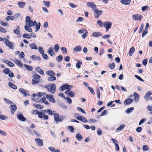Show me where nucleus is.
Masks as SVG:
<instances>
[{
  "label": "nucleus",
  "mask_w": 152,
  "mask_h": 152,
  "mask_svg": "<svg viewBox=\"0 0 152 152\" xmlns=\"http://www.w3.org/2000/svg\"><path fill=\"white\" fill-rule=\"evenodd\" d=\"M54 119L56 124H57L58 122L62 121L65 118V117L63 115L59 116L58 114L56 113H54Z\"/></svg>",
  "instance_id": "obj_1"
},
{
  "label": "nucleus",
  "mask_w": 152,
  "mask_h": 152,
  "mask_svg": "<svg viewBox=\"0 0 152 152\" xmlns=\"http://www.w3.org/2000/svg\"><path fill=\"white\" fill-rule=\"evenodd\" d=\"M4 43L10 49L14 48V45L13 43L11 42H9L7 38H5Z\"/></svg>",
  "instance_id": "obj_2"
},
{
  "label": "nucleus",
  "mask_w": 152,
  "mask_h": 152,
  "mask_svg": "<svg viewBox=\"0 0 152 152\" xmlns=\"http://www.w3.org/2000/svg\"><path fill=\"white\" fill-rule=\"evenodd\" d=\"M25 23L26 24L24 26V29H25L29 32H31L32 31V29L31 28V27H32V26H30L29 24V22L27 20H26L25 21Z\"/></svg>",
  "instance_id": "obj_3"
},
{
  "label": "nucleus",
  "mask_w": 152,
  "mask_h": 152,
  "mask_svg": "<svg viewBox=\"0 0 152 152\" xmlns=\"http://www.w3.org/2000/svg\"><path fill=\"white\" fill-rule=\"evenodd\" d=\"M40 76L38 75H34L33 76V78L32 80V83L34 84L38 83L39 82V79L40 78Z\"/></svg>",
  "instance_id": "obj_4"
},
{
  "label": "nucleus",
  "mask_w": 152,
  "mask_h": 152,
  "mask_svg": "<svg viewBox=\"0 0 152 152\" xmlns=\"http://www.w3.org/2000/svg\"><path fill=\"white\" fill-rule=\"evenodd\" d=\"M94 11V17L96 18H98L99 16L101 15L103 13V11L102 10H99L97 8L95 9Z\"/></svg>",
  "instance_id": "obj_5"
},
{
  "label": "nucleus",
  "mask_w": 152,
  "mask_h": 152,
  "mask_svg": "<svg viewBox=\"0 0 152 152\" xmlns=\"http://www.w3.org/2000/svg\"><path fill=\"white\" fill-rule=\"evenodd\" d=\"M87 6L91 8L93 10L97 8L95 4L93 2H89L86 3Z\"/></svg>",
  "instance_id": "obj_6"
},
{
  "label": "nucleus",
  "mask_w": 152,
  "mask_h": 152,
  "mask_svg": "<svg viewBox=\"0 0 152 152\" xmlns=\"http://www.w3.org/2000/svg\"><path fill=\"white\" fill-rule=\"evenodd\" d=\"M112 23L111 22H105L103 23V26L106 29V31H108L111 26Z\"/></svg>",
  "instance_id": "obj_7"
},
{
  "label": "nucleus",
  "mask_w": 152,
  "mask_h": 152,
  "mask_svg": "<svg viewBox=\"0 0 152 152\" xmlns=\"http://www.w3.org/2000/svg\"><path fill=\"white\" fill-rule=\"evenodd\" d=\"M26 20H27L29 22V24L30 26H33L37 24L36 21L34 20L33 22L32 20H31L29 16H27L26 17Z\"/></svg>",
  "instance_id": "obj_8"
},
{
  "label": "nucleus",
  "mask_w": 152,
  "mask_h": 152,
  "mask_svg": "<svg viewBox=\"0 0 152 152\" xmlns=\"http://www.w3.org/2000/svg\"><path fill=\"white\" fill-rule=\"evenodd\" d=\"M133 18L136 20H141L142 18V15L140 14H134L132 16Z\"/></svg>",
  "instance_id": "obj_9"
},
{
  "label": "nucleus",
  "mask_w": 152,
  "mask_h": 152,
  "mask_svg": "<svg viewBox=\"0 0 152 152\" xmlns=\"http://www.w3.org/2000/svg\"><path fill=\"white\" fill-rule=\"evenodd\" d=\"M50 91L52 94L54 93L56 91V86L54 84H51L50 85Z\"/></svg>",
  "instance_id": "obj_10"
},
{
  "label": "nucleus",
  "mask_w": 152,
  "mask_h": 152,
  "mask_svg": "<svg viewBox=\"0 0 152 152\" xmlns=\"http://www.w3.org/2000/svg\"><path fill=\"white\" fill-rule=\"evenodd\" d=\"M46 96L47 98L49 99V100L50 102L52 103H55V101L54 99L53 96L50 94L46 95Z\"/></svg>",
  "instance_id": "obj_11"
},
{
  "label": "nucleus",
  "mask_w": 152,
  "mask_h": 152,
  "mask_svg": "<svg viewBox=\"0 0 152 152\" xmlns=\"http://www.w3.org/2000/svg\"><path fill=\"white\" fill-rule=\"evenodd\" d=\"M19 91L22 94H24L25 97L26 96H30V94L28 93V92L24 89L22 88H20L19 89Z\"/></svg>",
  "instance_id": "obj_12"
},
{
  "label": "nucleus",
  "mask_w": 152,
  "mask_h": 152,
  "mask_svg": "<svg viewBox=\"0 0 152 152\" xmlns=\"http://www.w3.org/2000/svg\"><path fill=\"white\" fill-rule=\"evenodd\" d=\"M102 36V34L101 32L97 31L93 32L91 36L93 37H97Z\"/></svg>",
  "instance_id": "obj_13"
},
{
  "label": "nucleus",
  "mask_w": 152,
  "mask_h": 152,
  "mask_svg": "<svg viewBox=\"0 0 152 152\" xmlns=\"http://www.w3.org/2000/svg\"><path fill=\"white\" fill-rule=\"evenodd\" d=\"M11 109V112L12 115H13L17 109V107L15 105H11L10 107Z\"/></svg>",
  "instance_id": "obj_14"
},
{
  "label": "nucleus",
  "mask_w": 152,
  "mask_h": 152,
  "mask_svg": "<svg viewBox=\"0 0 152 152\" xmlns=\"http://www.w3.org/2000/svg\"><path fill=\"white\" fill-rule=\"evenodd\" d=\"M65 93L66 94H68L71 97H73L75 95L74 93L71 90H70L69 89L65 91Z\"/></svg>",
  "instance_id": "obj_15"
},
{
  "label": "nucleus",
  "mask_w": 152,
  "mask_h": 152,
  "mask_svg": "<svg viewBox=\"0 0 152 152\" xmlns=\"http://www.w3.org/2000/svg\"><path fill=\"white\" fill-rule=\"evenodd\" d=\"M17 117L18 119L20 121H26V118L21 114H18L17 115Z\"/></svg>",
  "instance_id": "obj_16"
},
{
  "label": "nucleus",
  "mask_w": 152,
  "mask_h": 152,
  "mask_svg": "<svg viewBox=\"0 0 152 152\" xmlns=\"http://www.w3.org/2000/svg\"><path fill=\"white\" fill-rule=\"evenodd\" d=\"M53 47H50L49 48V50L48 51V52L49 54L52 56H55L56 55L54 52L53 51Z\"/></svg>",
  "instance_id": "obj_17"
},
{
  "label": "nucleus",
  "mask_w": 152,
  "mask_h": 152,
  "mask_svg": "<svg viewBox=\"0 0 152 152\" xmlns=\"http://www.w3.org/2000/svg\"><path fill=\"white\" fill-rule=\"evenodd\" d=\"M133 99H126L124 102V104L125 105H127L131 104L133 101Z\"/></svg>",
  "instance_id": "obj_18"
},
{
  "label": "nucleus",
  "mask_w": 152,
  "mask_h": 152,
  "mask_svg": "<svg viewBox=\"0 0 152 152\" xmlns=\"http://www.w3.org/2000/svg\"><path fill=\"white\" fill-rule=\"evenodd\" d=\"M35 141L36 142L37 144L40 146H43V144L42 140L39 138H36L35 139Z\"/></svg>",
  "instance_id": "obj_19"
},
{
  "label": "nucleus",
  "mask_w": 152,
  "mask_h": 152,
  "mask_svg": "<svg viewBox=\"0 0 152 152\" xmlns=\"http://www.w3.org/2000/svg\"><path fill=\"white\" fill-rule=\"evenodd\" d=\"M134 96V100L136 102H137L139 101L140 96L136 92H134L133 94Z\"/></svg>",
  "instance_id": "obj_20"
},
{
  "label": "nucleus",
  "mask_w": 152,
  "mask_h": 152,
  "mask_svg": "<svg viewBox=\"0 0 152 152\" xmlns=\"http://www.w3.org/2000/svg\"><path fill=\"white\" fill-rule=\"evenodd\" d=\"M2 61L10 67H13L15 66L14 64L13 63L8 60L3 59Z\"/></svg>",
  "instance_id": "obj_21"
},
{
  "label": "nucleus",
  "mask_w": 152,
  "mask_h": 152,
  "mask_svg": "<svg viewBox=\"0 0 152 152\" xmlns=\"http://www.w3.org/2000/svg\"><path fill=\"white\" fill-rule=\"evenodd\" d=\"M14 63L19 66L23 68V65L20 62V61L17 59L14 60Z\"/></svg>",
  "instance_id": "obj_22"
},
{
  "label": "nucleus",
  "mask_w": 152,
  "mask_h": 152,
  "mask_svg": "<svg viewBox=\"0 0 152 152\" xmlns=\"http://www.w3.org/2000/svg\"><path fill=\"white\" fill-rule=\"evenodd\" d=\"M46 113L45 110H42L41 112H39L38 114V116L40 118H43L44 115Z\"/></svg>",
  "instance_id": "obj_23"
},
{
  "label": "nucleus",
  "mask_w": 152,
  "mask_h": 152,
  "mask_svg": "<svg viewBox=\"0 0 152 152\" xmlns=\"http://www.w3.org/2000/svg\"><path fill=\"white\" fill-rule=\"evenodd\" d=\"M131 2V0H121L120 1V2L121 4L126 5H129Z\"/></svg>",
  "instance_id": "obj_24"
},
{
  "label": "nucleus",
  "mask_w": 152,
  "mask_h": 152,
  "mask_svg": "<svg viewBox=\"0 0 152 152\" xmlns=\"http://www.w3.org/2000/svg\"><path fill=\"white\" fill-rule=\"evenodd\" d=\"M70 88V86L68 84H66L63 85L61 86V90L60 91H63L66 89H69Z\"/></svg>",
  "instance_id": "obj_25"
},
{
  "label": "nucleus",
  "mask_w": 152,
  "mask_h": 152,
  "mask_svg": "<svg viewBox=\"0 0 152 152\" xmlns=\"http://www.w3.org/2000/svg\"><path fill=\"white\" fill-rule=\"evenodd\" d=\"M152 94V93L151 91H148L144 97L146 101L148 100L150 96Z\"/></svg>",
  "instance_id": "obj_26"
},
{
  "label": "nucleus",
  "mask_w": 152,
  "mask_h": 152,
  "mask_svg": "<svg viewBox=\"0 0 152 152\" xmlns=\"http://www.w3.org/2000/svg\"><path fill=\"white\" fill-rule=\"evenodd\" d=\"M78 120L80 121L83 123H86L88 122L87 119L85 117L80 116L79 118H78Z\"/></svg>",
  "instance_id": "obj_27"
},
{
  "label": "nucleus",
  "mask_w": 152,
  "mask_h": 152,
  "mask_svg": "<svg viewBox=\"0 0 152 152\" xmlns=\"http://www.w3.org/2000/svg\"><path fill=\"white\" fill-rule=\"evenodd\" d=\"M82 49V47L80 46H78L75 47L73 49V51L75 52H80Z\"/></svg>",
  "instance_id": "obj_28"
},
{
  "label": "nucleus",
  "mask_w": 152,
  "mask_h": 152,
  "mask_svg": "<svg viewBox=\"0 0 152 152\" xmlns=\"http://www.w3.org/2000/svg\"><path fill=\"white\" fill-rule=\"evenodd\" d=\"M18 5L20 8H23L25 7L26 4L24 2L20 1L18 3Z\"/></svg>",
  "instance_id": "obj_29"
},
{
  "label": "nucleus",
  "mask_w": 152,
  "mask_h": 152,
  "mask_svg": "<svg viewBox=\"0 0 152 152\" xmlns=\"http://www.w3.org/2000/svg\"><path fill=\"white\" fill-rule=\"evenodd\" d=\"M35 70L41 75H43L44 74V71L39 67L35 68Z\"/></svg>",
  "instance_id": "obj_30"
},
{
  "label": "nucleus",
  "mask_w": 152,
  "mask_h": 152,
  "mask_svg": "<svg viewBox=\"0 0 152 152\" xmlns=\"http://www.w3.org/2000/svg\"><path fill=\"white\" fill-rule=\"evenodd\" d=\"M125 125L124 124H122L116 130V132H118L119 131L122 130L125 127Z\"/></svg>",
  "instance_id": "obj_31"
},
{
  "label": "nucleus",
  "mask_w": 152,
  "mask_h": 152,
  "mask_svg": "<svg viewBox=\"0 0 152 152\" xmlns=\"http://www.w3.org/2000/svg\"><path fill=\"white\" fill-rule=\"evenodd\" d=\"M46 74L50 76H55V74L52 70H48L46 72Z\"/></svg>",
  "instance_id": "obj_32"
},
{
  "label": "nucleus",
  "mask_w": 152,
  "mask_h": 152,
  "mask_svg": "<svg viewBox=\"0 0 152 152\" xmlns=\"http://www.w3.org/2000/svg\"><path fill=\"white\" fill-rule=\"evenodd\" d=\"M48 149L52 152H60L59 149H56L54 148L53 147L50 146L49 147Z\"/></svg>",
  "instance_id": "obj_33"
},
{
  "label": "nucleus",
  "mask_w": 152,
  "mask_h": 152,
  "mask_svg": "<svg viewBox=\"0 0 152 152\" xmlns=\"http://www.w3.org/2000/svg\"><path fill=\"white\" fill-rule=\"evenodd\" d=\"M29 47L32 49L37 50V48L35 43H32L29 45Z\"/></svg>",
  "instance_id": "obj_34"
},
{
  "label": "nucleus",
  "mask_w": 152,
  "mask_h": 152,
  "mask_svg": "<svg viewBox=\"0 0 152 152\" xmlns=\"http://www.w3.org/2000/svg\"><path fill=\"white\" fill-rule=\"evenodd\" d=\"M24 67L27 69V70L29 71H31L33 69V67L31 66L26 64H24Z\"/></svg>",
  "instance_id": "obj_35"
},
{
  "label": "nucleus",
  "mask_w": 152,
  "mask_h": 152,
  "mask_svg": "<svg viewBox=\"0 0 152 152\" xmlns=\"http://www.w3.org/2000/svg\"><path fill=\"white\" fill-rule=\"evenodd\" d=\"M135 50V49L134 47H132L130 49L129 52V55L130 56H132Z\"/></svg>",
  "instance_id": "obj_36"
},
{
  "label": "nucleus",
  "mask_w": 152,
  "mask_h": 152,
  "mask_svg": "<svg viewBox=\"0 0 152 152\" xmlns=\"http://www.w3.org/2000/svg\"><path fill=\"white\" fill-rule=\"evenodd\" d=\"M8 85L10 87L12 88L13 89H17V86L15 85L12 83L9 82L8 83Z\"/></svg>",
  "instance_id": "obj_37"
},
{
  "label": "nucleus",
  "mask_w": 152,
  "mask_h": 152,
  "mask_svg": "<svg viewBox=\"0 0 152 152\" xmlns=\"http://www.w3.org/2000/svg\"><path fill=\"white\" fill-rule=\"evenodd\" d=\"M33 105L35 107H36L38 109H42L43 107V106L41 104H33Z\"/></svg>",
  "instance_id": "obj_38"
},
{
  "label": "nucleus",
  "mask_w": 152,
  "mask_h": 152,
  "mask_svg": "<svg viewBox=\"0 0 152 152\" xmlns=\"http://www.w3.org/2000/svg\"><path fill=\"white\" fill-rule=\"evenodd\" d=\"M54 50L55 52H58L59 49V46L58 44H56L54 46Z\"/></svg>",
  "instance_id": "obj_39"
},
{
  "label": "nucleus",
  "mask_w": 152,
  "mask_h": 152,
  "mask_svg": "<svg viewBox=\"0 0 152 152\" xmlns=\"http://www.w3.org/2000/svg\"><path fill=\"white\" fill-rule=\"evenodd\" d=\"M82 62L80 61H78L76 63V67L77 69H79L80 67V65L82 64Z\"/></svg>",
  "instance_id": "obj_40"
},
{
  "label": "nucleus",
  "mask_w": 152,
  "mask_h": 152,
  "mask_svg": "<svg viewBox=\"0 0 152 152\" xmlns=\"http://www.w3.org/2000/svg\"><path fill=\"white\" fill-rule=\"evenodd\" d=\"M47 112L48 114L50 115H54V113H56L55 111H52L51 110L49 109L47 110Z\"/></svg>",
  "instance_id": "obj_41"
},
{
  "label": "nucleus",
  "mask_w": 152,
  "mask_h": 152,
  "mask_svg": "<svg viewBox=\"0 0 152 152\" xmlns=\"http://www.w3.org/2000/svg\"><path fill=\"white\" fill-rule=\"evenodd\" d=\"M22 37L24 38L27 39H30L31 38V36L29 34H24L23 35Z\"/></svg>",
  "instance_id": "obj_42"
},
{
  "label": "nucleus",
  "mask_w": 152,
  "mask_h": 152,
  "mask_svg": "<svg viewBox=\"0 0 152 152\" xmlns=\"http://www.w3.org/2000/svg\"><path fill=\"white\" fill-rule=\"evenodd\" d=\"M56 59L58 62H61L63 59V57L61 55L58 56L56 58Z\"/></svg>",
  "instance_id": "obj_43"
},
{
  "label": "nucleus",
  "mask_w": 152,
  "mask_h": 152,
  "mask_svg": "<svg viewBox=\"0 0 152 152\" xmlns=\"http://www.w3.org/2000/svg\"><path fill=\"white\" fill-rule=\"evenodd\" d=\"M76 138L79 141H80L83 138L82 136L79 134H77L76 135Z\"/></svg>",
  "instance_id": "obj_44"
},
{
  "label": "nucleus",
  "mask_w": 152,
  "mask_h": 152,
  "mask_svg": "<svg viewBox=\"0 0 152 152\" xmlns=\"http://www.w3.org/2000/svg\"><path fill=\"white\" fill-rule=\"evenodd\" d=\"M56 80V77L54 76H51L48 77V80L49 81H52L55 80Z\"/></svg>",
  "instance_id": "obj_45"
},
{
  "label": "nucleus",
  "mask_w": 152,
  "mask_h": 152,
  "mask_svg": "<svg viewBox=\"0 0 152 152\" xmlns=\"http://www.w3.org/2000/svg\"><path fill=\"white\" fill-rule=\"evenodd\" d=\"M134 109L133 107H132L127 109L126 111V112L127 113H131Z\"/></svg>",
  "instance_id": "obj_46"
},
{
  "label": "nucleus",
  "mask_w": 152,
  "mask_h": 152,
  "mask_svg": "<svg viewBox=\"0 0 152 152\" xmlns=\"http://www.w3.org/2000/svg\"><path fill=\"white\" fill-rule=\"evenodd\" d=\"M18 28H16L13 31V33L16 34H18L20 33V30L19 28V27L18 26Z\"/></svg>",
  "instance_id": "obj_47"
},
{
  "label": "nucleus",
  "mask_w": 152,
  "mask_h": 152,
  "mask_svg": "<svg viewBox=\"0 0 152 152\" xmlns=\"http://www.w3.org/2000/svg\"><path fill=\"white\" fill-rule=\"evenodd\" d=\"M85 30L86 31V32L81 36V37L83 39H85L88 35V31L86 29H85Z\"/></svg>",
  "instance_id": "obj_48"
},
{
  "label": "nucleus",
  "mask_w": 152,
  "mask_h": 152,
  "mask_svg": "<svg viewBox=\"0 0 152 152\" xmlns=\"http://www.w3.org/2000/svg\"><path fill=\"white\" fill-rule=\"evenodd\" d=\"M41 24L40 23H37L36 26V28L35 29V31H37L39 30L40 28Z\"/></svg>",
  "instance_id": "obj_49"
},
{
  "label": "nucleus",
  "mask_w": 152,
  "mask_h": 152,
  "mask_svg": "<svg viewBox=\"0 0 152 152\" xmlns=\"http://www.w3.org/2000/svg\"><path fill=\"white\" fill-rule=\"evenodd\" d=\"M43 3L45 6L47 7H49L50 6V1H43Z\"/></svg>",
  "instance_id": "obj_50"
},
{
  "label": "nucleus",
  "mask_w": 152,
  "mask_h": 152,
  "mask_svg": "<svg viewBox=\"0 0 152 152\" xmlns=\"http://www.w3.org/2000/svg\"><path fill=\"white\" fill-rule=\"evenodd\" d=\"M38 50L40 53L42 54L44 53V51L43 49V48L42 47L39 46L38 47Z\"/></svg>",
  "instance_id": "obj_51"
},
{
  "label": "nucleus",
  "mask_w": 152,
  "mask_h": 152,
  "mask_svg": "<svg viewBox=\"0 0 152 152\" xmlns=\"http://www.w3.org/2000/svg\"><path fill=\"white\" fill-rule=\"evenodd\" d=\"M148 33V31H147V29H144L142 32V37H143Z\"/></svg>",
  "instance_id": "obj_52"
},
{
  "label": "nucleus",
  "mask_w": 152,
  "mask_h": 152,
  "mask_svg": "<svg viewBox=\"0 0 152 152\" xmlns=\"http://www.w3.org/2000/svg\"><path fill=\"white\" fill-rule=\"evenodd\" d=\"M7 117L5 115H0V119L2 120H5L7 118Z\"/></svg>",
  "instance_id": "obj_53"
},
{
  "label": "nucleus",
  "mask_w": 152,
  "mask_h": 152,
  "mask_svg": "<svg viewBox=\"0 0 152 152\" xmlns=\"http://www.w3.org/2000/svg\"><path fill=\"white\" fill-rule=\"evenodd\" d=\"M4 100L6 102L7 104H13V102L12 101L9 100L7 99L6 98H4Z\"/></svg>",
  "instance_id": "obj_54"
},
{
  "label": "nucleus",
  "mask_w": 152,
  "mask_h": 152,
  "mask_svg": "<svg viewBox=\"0 0 152 152\" xmlns=\"http://www.w3.org/2000/svg\"><path fill=\"white\" fill-rule=\"evenodd\" d=\"M0 24L3 26H9V25L8 23H6L5 22H4L2 21H0Z\"/></svg>",
  "instance_id": "obj_55"
},
{
  "label": "nucleus",
  "mask_w": 152,
  "mask_h": 152,
  "mask_svg": "<svg viewBox=\"0 0 152 152\" xmlns=\"http://www.w3.org/2000/svg\"><path fill=\"white\" fill-rule=\"evenodd\" d=\"M77 110L80 111L82 113L86 114V113L85 110L82 108L80 107H77Z\"/></svg>",
  "instance_id": "obj_56"
},
{
  "label": "nucleus",
  "mask_w": 152,
  "mask_h": 152,
  "mask_svg": "<svg viewBox=\"0 0 152 152\" xmlns=\"http://www.w3.org/2000/svg\"><path fill=\"white\" fill-rule=\"evenodd\" d=\"M97 23L101 27H102L103 25V23H102L101 20H99L97 21Z\"/></svg>",
  "instance_id": "obj_57"
},
{
  "label": "nucleus",
  "mask_w": 152,
  "mask_h": 152,
  "mask_svg": "<svg viewBox=\"0 0 152 152\" xmlns=\"http://www.w3.org/2000/svg\"><path fill=\"white\" fill-rule=\"evenodd\" d=\"M96 94L97 95V96L99 99L100 97V93L99 90V89H98L96 91Z\"/></svg>",
  "instance_id": "obj_58"
},
{
  "label": "nucleus",
  "mask_w": 152,
  "mask_h": 152,
  "mask_svg": "<svg viewBox=\"0 0 152 152\" xmlns=\"http://www.w3.org/2000/svg\"><path fill=\"white\" fill-rule=\"evenodd\" d=\"M25 55L23 52H21L20 53L19 55V56L20 58H22L24 57Z\"/></svg>",
  "instance_id": "obj_59"
},
{
  "label": "nucleus",
  "mask_w": 152,
  "mask_h": 152,
  "mask_svg": "<svg viewBox=\"0 0 152 152\" xmlns=\"http://www.w3.org/2000/svg\"><path fill=\"white\" fill-rule=\"evenodd\" d=\"M148 147L146 145H144L142 147V150L143 151H147L148 150Z\"/></svg>",
  "instance_id": "obj_60"
},
{
  "label": "nucleus",
  "mask_w": 152,
  "mask_h": 152,
  "mask_svg": "<svg viewBox=\"0 0 152 152\" xmlns=\"http://www.w3.org/2000/svg\"><path fill=\"white\" fill-rule=\"evenodd\" d=\"M83 18L82 17H79L76 21V22H82L83 21Z\"/></svg>",
  "instance_id": "obj_61"
},
{
  "label": "nucleus",
  "mask_w": 152,
  "mask_h": 152,
  "mask_svg": "<svg viewBox=\"0 0 152 152\" xmlns=\"http://www.w3.org/2000/svg\"><path fill=\"white\" fill-rule=\"evenodd\" d=\"M109 66L111 69H113L115 67V64L114 63H113L111 64H109Z\"/></svg>",
  "instance_id": "obj_62"
},
{
  "label": "nucleus",
  "mask_w": 152,
  "mask_h": 152,
  "mask_svg": "<svg viewBox=\"0 0 152 152\" xmlns=\"http://www.w3.org/2000/svg\"><path fill=\"white\" fill-rule=\"evenodd\" d=\"M4 72L6 74H7L10 72V69L8 68L6 69L4 71Z\"/></svg>",
  "instance_id": "obj_63"
},
{
  "label": "nucleus",
  "mask_w": 152,
  "mask_h": 152,
  "mask_svg": "<svg viewBox=\"0 0 152 152\" xmlns=\"http://www.w3.org/2000/svg\"><path fill=\"white\" fill-rule=\"evenodd\" d=\"M42 57L45 59L47 60L49 59L48 57L46 54H42Z\"/></svg>",
  "instance_id": "obj_64"
}]
</instances>
